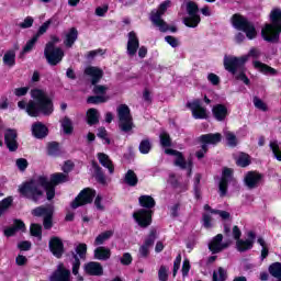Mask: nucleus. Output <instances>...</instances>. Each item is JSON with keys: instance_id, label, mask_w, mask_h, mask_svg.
Segmentation results:
<instances>
[{"instance_id": "774afa93", "label": "nucleus", "mask_w": 281, "mask_h": 281, "mask_svg": "<svg viewBox=\"0 0 281 281\" xmlns=\"http://www.w3.org/2000/svg\"><path fill=\"white\" fill-rule=\"evenodd\" d=\"M211 214H218V216H220V218H222V221H229V212H227V211L213 210V211H211Z\"/></svg>"}, {"instance_id": "423d86ee", "label": "nucleus", "mask_w": 281, "mask_h": 281, "mask_svg": "<svg viewBox=\"0 0 281 281\" xmlns=\"http://www.w3.org/2000/svg\"><path fill=\"white\" fill-rule=\"evenodd\" d=\"M172 5V2L170 0H166L165 2L160 3L158 10L151 11L150 21L160 30V32H168L170 30L171 32H177L176 27L168 26V23L161 19L166 14V11L168 8Z\"/></svg>"}, {"instance_id": "72a5a7b5", "label": "nucleus", "mask_w": 281, "mask_h": 281, "mask_svg": "<svg viewBox=\"0 0 281 281\" xmlns=\"http://www.w3.org/2000/svg\"><path fill=\"white\" fill-rule=\"evenodd\" d=\"M98 159L101 166H103V168H108L110 175H113L115 169L113 168V161H111V158H109L106 154L100 153L98 154Z\"/></svg>"}, {"instance_id": "4c0bfd02", "label": "nucleus", "mask_w": 281, "mask_h": 281, "mask_svg": "<svg viewBox=\"0 0 281 281\" xmlns=\"http://www.w3.org/2000/svg\"><path fill=\"white\" fill-rule=\"evenodd\" d=\"M224 137L226 139L227 146L231 148H236L238 146V138L236 137V134L229 131H224Z\"/></svg>"}, {"instance_id": "58836bf2", "label": "nucleus", "mask_w": 281, "mask_h": 281, "mask_svg": "<svg viewBox=\"0 0 281 281\" xmlns=\"http://www.w3.org/2000/svg\"><path fill=\"white\" fill-rule=\"evenodd\" d=\"M16 53L14 50H8L3 56V64L7 67H14L15 65Z\"/></svg>"}, {"instance_id": "864d4df0", "label": "nucleus", "mask_w": 281, "mask_h": 281, "mask_svg": "<svg viewBox=\"0 0 281 281\" xmlns=\"http://www.w3.org/2000/svg\"><path fill=\"white\" fill-rule=\"evenodd\" d=\"M257 243L262 247L261 249V258L265 260L267 256H269V245H267V241L262 237L258 238Z\"/></svg>"}, {"instance_id": "b1692460", "label": "nucleus", "mask_w": 281, "mask_h": 281, "mask_svg": "<svg viewBox=\"0 0 281 281\" xmlns=\"http://www.w3.org/2000/svg\"><path fill=\"white\" fill-rule=\"evenodd\" d=\"M212 211H214V209H212L211 205L205 204L204 205V213L202 215V225L205 229H212V227H214V218L212 217Z\"/></svg>"}, {"instance_id": "3c124183", "label": "nucleus", "mask_w": 281, "mask_h": 281, "mask_svg": "<svg viewBox=\"0 0 281 281\" xmlns=\"http://www.w3.org/2000/svg\"><path fill=\"white\" fill-rule=\"evenodd\" d=\"M12 205V196L5 198L0 201V216L8 212V209Z\"/></svg>"}, {"instance_id": "9d476101", "label": "nucleus", "mask_w": 281, "mask_h": 281, "mask_svg": "<svg viewBox=\"0 0 281 281\" xmlns=\"http://www.w3.org/2000/svg\"><path fill=\"white\" fill-rule=\"evenodd\" d=\"M165 153L166 155L175 157V166H178L181 170H189V175H192V160L187 161L186 158H183V154L175 149L167 148L165 149Z\"/></svg>"}, {"instance_id": "603ef678", "label": "nucleus", "mask_w": 281, "mask_h": 281, "mask_svg": "<svg viewBox=\"0 0 281 281\" xmlns=\"http://www.w3.org/2000/svg\"><path fill=\"white\" fill-rule=\"evenodd\" d=\"M95 179L99 183H101V186H106L108 183L106 176H104V172H102V168H100L99 166H95Z\"/></svg>"}, {"instance_id": "de8ad7c7", "label": "nucleus", "mask_w": 281, "mask_h": 281, "mask_svg": "<svg viewBox=\"0 0 281 281\" xmlns=\"http://www.w3.org/2000/svg\"><path fill=\"white\" fill-rule=\"evenodd\" d=\"M61 128L65 135H71V133H74V123H71V120L68 117H65L61 120Z\"/></svg>"}, {"instance_id": "4d7b16f0", "label": "nucleus", "mask_w": 281, "mask_h": 281, "mask_svg": "<svg viewBox=\"0 0 281 281\" xmlns=\"http://www.w3.org/2000/svg\"><path fill=\"white\" fill-rule=\"evenodd\" d=\"M254 105L259 110V111H269V108L267 106V103L262 101L260 98L255 97L252 99Z\"/></svg>"}, {"instance_id": "f03ea898", "label": "nucleus", "mask_w": 281, "mask_h": 281, "mask_svg": "<svg viewBox=\"0 0 281 281\" xmlns=\"http://www.w3.org/2000/svg\"><path fill=\"white\" fill-rule=\"evenodd\" d=\"M31 98L35 101H29V103L20 101L18 103L19 109L25 110L30 117H38L41 113H43V115H52V113H54V104L45 91L34 89L31 91Z\"/></svg>"}, {"instance_id": "79ce46f5", "label": "nucleus", "mask_w": 281, "mask_h": 281, "mask_svg": "<svg viewBox=\"0 0 281 281\" xmlns=\"http://www.w3.org/2000/svg\"><path fill=\"white\" fill-rule=\"evenodd\" d=\"M139 205L142 207H146L147 210H151V207L155 205V199L150 195H142L139 199Z\"/></svg>"}, {"instance_id": "aec40b11", "label": "nucleus", "mask_w": 281, "mask_h": 281, "mask_svg": "<svg viewBox=\"0 0 281 281\" xmlns=\"http://www.w3.org/2000/svg\"><path fill=\"white\" fill-rule=\"evenodd\" d=\"M234 176V170L231 168H224L222 172V180L220 182V194L221 196H225L227 194V183L232 181Z\"/></svg>"}, {"instance_id": "37998d69", "label": "nucleus", "mask_w": 281, "mask_h": 281, "mask_svg": "<svg viewBox=\"0 0 281 281\" xmlns=\"http://www.w3.org/2000/svg\"><path fill=\"white\" fill-rule=\"evenodd\" d=\"M227 280V270L223 267L217 268L213 272V281H226Z\"/></svg>"}, {"instance_id": "0eeeda50", "label": "nucleus", "mask_w": 281, "mask_h": 281, "mask_svg": "<svg viewBox=\"0 0 281 281\" xmlns=\"http://www.w3.org/2000/svg\"><path fill=\"white\" fill-rule=\"evenodd\" d=\"M119 115V128L123 133H128L133 131V116L131 115V109L126 104H122L117 108Z\"/></svg>"}, {"instance_id": "e2e57ef3", "label": "nucleus", "mask_w": 281, "mask_h": 281, "mask_svg": "<svg viewBox=\"0 0 281 281\" xmlns=\"http://www.w3.org/2000/svg\"><path fill=\"white\" fill-rule=\"evenodd\" d=\"M207 80L214 87H216L217 85L221 83V78L216 74H214V72H211V74L207 75Z\"/></svg>"}, {"instance_id": "c85d7f7f", "label": "nucleus", "mask_w": 281, "mask_h": 281, "mask_svg": "<svg viewBox=\"0 0 281 281\" xmlns=\"http://www.w3.org/2000/svg\"><path fill=\"white\" fill-rule=\"evenodd\" d=\"M213 116L217 122H223L225 121V117H227L228 112H227V106L223 104H216L212 109Z\"/></svg>"}, {"instance_id": "f704fd0d", "label": "nucleus", "mask_w": 281, "mask_h": 281, "mask_svg": "<svg viewBox=\"0 0 281 281\" xmlns=\"http://www.w3.org/2000/svg\"><path fill=\"white\" fill-rule=\"evenodd\" d=\"M25 232V224L21 221H15L14 225L12 227H9L4 231V236H14L16 232Z\"/></svg>"}, {"instance_id": "338daca9", "label": "nucleus", "mask_w": 281, "mask_h": 281, "mask_svg": "<svg viewBox=\"0 0 281 281\" xmlns=\"http://www.w3.org/2000/svg\"><path fill=\"white\" fill-rule=\"evenodd\" d=\"M165 41L170 45V47H179V40L175 36L168 35L165 37Z\"/></svg>"}, {"instance_id": "7c9ffc66", "label": "nucleus", "mask_w": 281, "mask_h": 281, "mask_svg": "<svg viewBox=\"0 0 281 281\" xmlns=\"http://www.w3.org/2000/svg\"><path fill=\"white\" fill-rule=\"evenodd\" d=\"M94 258L95 260H109L111 258V249L99 246L94 249Z\"/></svg>"}, {"instance_id": "2eb2a0df", "label": "nucleus", "mask_w": 281, "mask_h": 281, "mask_svg": "<svg viewBox=\"0 0 281 281\" xmlns=\"http://www.w3.org/2000/svg\"><path fill=\"white\" fill-rule=\"evenodd\" d=\"M188 106L190 111L192 112V115L194 120H207V109H205L203 105H201L200 100H194L192 102L188 103Z\"/></svg>"}, {"instance_id": "8fccbe9b", "label": "nucleus", "mask_w": 281, "mask_h": 281, "mask_svg": "<svg viewBox=\"0 0 281 281\" xmlns=\"http://www.w3.org/2000/svg\"><path fill=\"white\" fill-rule=\"evenodd\" d=\"M160 138V146L164 148H169V146H172V139L170 138V134L166 132H161L159 135Z\"/></svg>"}, {"instance_id": "412c9836", "label": "nucleus", "mask_w": 281, "mask_h": 281, "mask_svg": "<svg viewBox=\"0 0 281 281\" xmlns=\"http://www.w3.org/2000/svg\"><path fill=\"white\" fill-rule=\"evenodd\" d=\"M138 49H139V37H137L136 32L132 31L128 33L127 55L135 56Z\"/></svg>"}, {"instance_id": "2f4dec72", "label": "nucleus", "mask_w": 281, "mask_h": 281, "mask_svg": "<svg viewBox=\"0 0 281 281\" xmlns=\"http://www.w3.org/2000/svg\"><path fill=\"white\" fill-rule=\"evenodd\" d=\"M76 41H78V30H76V27H71L66 33L64 45H66V47H71L76 43Z\"/></svg>"}, {"instance_id": "6e6552de", "label": "nucleus", "mask_w": 281, "mask_h": 281, "mask_svg": "<svg viewBox=\"0 0 281 281\" xmlns=\"http://www.w3.org/2000/svg\"><path fill=\"white\" fill-rule=\"evenodd\" d=\"M188 16L183 19V23L187 27H199L201 23V15H199V4L194 1L187 2Z\"/></svg>"}, {"instance_id": "49530a36", "label": "nucleus", "mask_w": 281, "mask_h": 281, "mask_svg": "<svg viewBox=\"0 0 281 281\" xmlns=\"http://www.w3.org/2000/svg\"><path fill=\"white\" fill-rule=\"evenodd\" d=\"M113 236V233L111 231H106L104 233H101L94 240L95 246L104 245L109 238Z\"/></svg>"}, {"instance_id": "4be33fe9", "label": "nucleus", "mask_w": 281, "mask_h": 281, "mask_svg": "<svg viewBox=\"0 0 281 281\" xmlns=\"http://www.w3.org/2000/svg\"><path fill=\"white\" fill-rule=\"evenodd\" d=\"M4 144L11 153H14L19 148V142H16V131L7 130L4 133Z\"/></svg>"}, {"instance_id": "9b49d317", "label": "nucleus", "mask_w": 281, "mask_h": 281, "mask_svg": "<svg viewBox=\"0 0 281 281\" xmlns=\"http://www.w3.org/2000/svg\"><path fill=\"white\" fill-rule=\"evenodd\" d=\"M94 196H95V190L86 188L78 194V196L71 203V207L76 210L81 205H87L93 201Z\"/></svg>"}, {"instance_id": "f8f14e48", "label": "nucleus", "mask_w": 281, "mask_h": 281, "mask_svg": "<svg viewBox=\"0 0 281 281\" xmlns=\"http://www.w3.org/2000/svg\"><path fill=\"white\" fill-rule=\"evenodd\" d=\"M72 273L74 276H78V269H80V259L85 260L87 258V244H79L75 248V252L72 254Z\"/></svg>"}, {"instance_id": "6e6d98bb", "label": "nucleus", "mask_w": 281, "mask_h": 281, "mask_svg": "<svg viewBox=\"0 0 281 281\" xmlns=\"http://www.w3.org/2000/svg\"><path fill=\"white\" fill-rule=\"evenodd\" d=\"M106 100H109V97L100 94L88 98L89 104H102V102H106Z\"/></svg>"}, {"instance_id": "09e8293b", "label": "nucleus", "mask_w": 281, "mask_h": 281, "mask_svg": "<svg viewBox=\"0 0 281 281\" xmlns=\"http://www.w3.org/2000/svg\"><path fill=\"white\" fill-rule=\"evenodd\" d=\"M52 23H54V20L53 19H49L47 20L46 22H44L37 33L34 35L35 38H41V36H43V34H45L48 30H49V26L52 25Z\"/></svg>"}, {"instance_id": "bb28decb", "label": "nucleus", "mask_w": 281, "mask_h": 281, "mask_svg": "<svg viewBox=\"0 0 281 281\" xmlns=\"http://www.w3.org/2000/svg\"><path fill=\"white\" fill-rule=\"evenodd\" d=\"M48 132L49 131L47 130V126L42 122H36L32 125V133L37 139H43V137H47Z\"/></svg>"}, {"instance_id": "ddd939ff", "label": "nucleus", "mask_w": 281, "mask_h": 281, "mask_svg": "<svg viewBox=\"0 0 281 281\" xmlns=\"http://www.w3.org/2000/svg\"><path fill=\"white\" fill-rule=\"evenodd\" d=\"M54 209L52 206H38L32 211L33 216H44V229H52V216Z\"/></svg>"}, {"instance_id": "13d9d810", "label": "nucleus", "mask_w": 281, "mask_h": 281, "mask_svg": "<svg viewBox=\"0 0 281 281\" xmlns=\"http://www.w3.org/2000/svg\"><path fill=\"white\" fill-rule=\"evenodd\" d=\"M32 25H34V18L32 16H26L23 22H21L19 24V27H21L22 30H27L30 27H32Z\"/></svg>"}, {"instance_id": "7ed1b4c3", "label": "nucleus", "mask_w": 281, "mask_h": 281, "mask_svg": "<svg viewBox=\"0 0 281 281\" xmlns=\"http://www.w3.org/2000/svg\"><path fill=\"white\" fill-rule=\"evenodd\" d=\"M271 24H266L261 29V36L263 41L273 43L280 38L281 33V10L274 9L270 13Z\"/></svg>"}, {"instance_id": "c03bdc74", "label": "nucleus", "mask_w": 281, "mask_h": 281, "mask_svg": "<svg viewBox=\"0 0 281 281\" xmlns=\"http://www.w3.org/2000/svg\"><path fill=\"white\" fill-rule=\"evenodd\" d=\"M87 117H88V124L90 126H93V124H98L99 117H100L98 110L95 109L88 110Z\"/></svg>"}, {"instance_id": "5fc2aeb1", "label": "nucleus", "mask_w": 281, "mask_h": 281, "mask_svg": "<svg viewBox=\"0 0 281 281\" xmlns=\"http://www.w3.org/2000/svg\"><path fill=\"white\" fill-rule=\"evenodd\" d=\"M150 148H153V146L150 145V140L144 139L140 142L139 151L142 153V155H148V153H150Z\"/></svg>"}, {"instance_id": "1a4fd4ad", "label": "nucleus", "mask_w": 281, "mask_h": 281, "mask_svg": "<svg viewBox=\"0 0 281 281\" xmlns=\"http://www.w3.org/2000/svg\"><path fill=\"white\" fill-rule=\"evenodd\" d=\"M45 58L50 65H58L65 57V52L61 48L53 46V43H47L44 49Z\"/></svg>"}, {"instance_id": "ea45409f", "label": "nucleus", "mask_w": 281, "mask_h": 281, "mask_svg": "<svg viewBox=\"0 0 281 281\" xmlns=\"http://www.w3.org/2000/svg\"><path fill=\"white\" fill-rule=\"evenodd\" d=\"M236 164L237 166H240V168H247V166L251 164V158L249 157V155L240 153L236 158Z\"/></svg>"}, {"instance_id": "4468645a", "label": "nucleus", "mask_w": 281, "mask_h": 281, "mask_svg": "<svg viewBox=\"0 0 281 281\" xmlns=\"http://www.w3.org/2000/svg\"><path fill=\"white\" fill-rule=\"evenodd\" d=\"M133 218L136 221L139 227H148L153 223V211L146 209H139L133 213Z\"/></svg>"}, {"instance_id": "f257e3e1", "label": "nucleus", "mask_w": 281, "mask_h": 281, "mask_svg": "<svg viewBox=\"0 0 281 281\" xmlns=\"http://www.w3.org/2000/svg\"><path fill=\"white\" fill-rule=\"evenodd\" d=\"M45 191L47 200L52 201L55 196V190L54 187H50L49 180L45 176L24 182L19 187L20 194L34 203H38V201L45 199Z\"/></svg>"}, {"instance_id": "6ab92c4d", "label": "nucleus", "mask_w": 281, "mask_h": 281, "mask_svg": "<svg viewBox=\"0 0 281 281\" xmlns=\"http://www.w3.org/2000/svg\"><path fill=\"white\" fill-rule=\"evenodd\" d=\"M244 181L245 186H247L249 190H254V188H258L260 186V181H262V175L256 171L247 172Z\"/></svg>"}, {"instance_id": "a18cd8bd", "label": "nucleus", "mask_w": 281, "mask_h": 281, "mask_svg": "<svg viewBox=\"0 0 281 281\" xmlns=\"http://www.w3.org/2000/svg\"><path fill=\"white\" fill-rule=\"evenodd\" d=\"M37 42H38L37 37H35V35H33V37L31 40H29L26 42V44L24 45L21 56H25V54H30V52H32L34 49V45H36Z\"/></svg>"}, {"instance_id": "39448f33", "label": "nucleus", "mask_w": 281, "mask_h": 281, "mask_svg": "<svg viewBox=\"0 0 281 281\" xmlns=\"http://www.w3.org/2000/svg\"><path fill=\"white\" fill-rule=\"evenodd\" d=\"M232 25L235 30L244 32L248 41H254V38L258 36V31H256L254 23L249 22L247 18L238 13L232 16Z\"/></svg>"}, {"instance_id": "69168bd1", "label": "nucleus", "mask_w": 281, "mask_h": 281, "mask_svg": "<svg viewBox=\"0 0 281 281\" xmlns=\"http://www.w3.org/2000/svg\"><path fill=\"white\" fill-rule=\"evenodd\" d=\"M43 228L38 224L31 225V234L32 236L41 237Z\"/></svg>"}, {"instance_id": "bf43d9fd", "label": "nucleus", "mask_w": 281, "mask_h": 281, "mask_svg": "<svg viewBox=\"0 0 281 281\" xmlns=\"http://www.w3.org/2000/svg\"><path fill=\"white\" fill-rule=\"evenodd\" d=\"M158 280L159 281H168V268L166 266H161L158 270Z\"/></svg>"}, {"instance_id": "e433bc0d", "label": "nucleus", "mask_w": 281, "mask_h": 281, "mask_svg": "<svg viewBox=\"0 0 281 281\" xmlns=\"http://www.w3.org/2000/svg\"><path fill=\"white\" fill-rule=\"evenodd\" d=\"M270 150L277 161H281V143L278 140H271L269 144Z\"/></svg>"}, {"instance_id": "a211bd4d", "label": "nucleus", "mask_w": 281, "mask_h": 281, "mask_svg": "<svg viewBox=\"0 0 281 281\" xmlns=\"http://www.w3.org/2000/svg\"><path fill=\"white\" fill-rule=\"evenodd\" d=\"M248 238L247 239H238L236 241V249L237 251H249V249H254V243L256 240V233L254 232H248L247 234Z\"/></svg>"}, {"instance_id": "a19ab883", "label": "nucleus", "mask_w": 281, "mask_h": 281, "mask_svg": "<svg viewBox=\"0 0 281 281\" xmlns=\"http://www.w3.org/2000/svg\"><path fill=\"white\" fill-rule=\"evenodd\" d=\"M269 273L272 278H276L277 281H281V263L274 262L269 267Z\"/></svg>"}, {"instance_id": "680f3d73", "label": "nucleus", "mask_w": 281, "mask_h": 281, "mask_svg": "<svg viewBox=\"0 0 281 281\" xmlns=\"http://www.w3.org/2000/svg\"><path fill=\"white\" fill-rule=\"evenodd\" d=\"M106 91H109V87L101 86V85H94L93 93H95V95H104L106 93Z\"/></svg>"}, {"instance_id": "0e129e2a", "label": "nucleus", "mask_w": 281, "mask_h": 281, "mask_svg": "<svg viewBox=\"0 0 281 281\" xmlns=\"http://www.w3.org/2000/svg\"><path fill=\"white\" fill-rule=\"evenodd\" d=\"M132 262H133V256H131V254L128 252L123 254V256L121 257V265L128 267V265H131Z\"/></svg>"}, {"instance_id": "dca6fc26", "label": "nucleus", "mask_w": 281, "mask_h": 281, "mask_svg": "<svg viewBox=\"0 0 281 281\" xmlns=\"http://www.w3.org/2000/svg\"><path fill=\"white\" fill-rule=\"evenodd\" d=\"M229 247L228 243H223V234H217L209 243V249L212 254H221L224 249Z\"/></svg>"}, {"instance_id": "393cba45", "label": "nucleus", "mask_w": 281, "mask_h": 281, "mask_svg": "<svg viewBox=\"0 0 281 281\" xmlns=\"http://www.w3.org/2000/svg\"><path fill=\"white\" fill-rule=\"evenodd\" d=\"M85 271L88 273V276H102V273H104L102 265L98 261H90L86 263Z\"/></svg>"}, {"instance_id": "f3484780", "label": "nucleus", "mask_w": 281, "mask_h": 281, "mask_svg": "<svg viewBox=\"0 0 281 281\" xmlns=\"http://www.w3.org/2000/svg\"><path fill=\"white\" fill-rule=\"evenodd\" d=\"M85 76H87L91 85H98V82L102 80V76H104V71L99 67L88 66L85 69Z\"/></svg>"}, {"instance_id": "a878e982", "label": "nucleus", "mask_w": 281, "mask_h": 281, "mask_svg": "<svg viewBox=\"0 0 281 281\" xmlns=\"http://www.w3.org/2000/svg\"><path fill=\"white\" fill-rule=\"evenodd\" d=\"M252 65L255 69H257V71H260L265 76H276L278 74V70H276V68H272L269 65L263 64L259 60L252 61Z\"/></svg>"}, {"instance_id": "cd10ccee", "label": "nucleus", "mask_w": 281, "mask_h": 281, "mask_svg": "<svg viewBox=\"0 0 281 281\" xmlns=\"http://www.w3.org/2000/svg\"><path fill=\"white\" fill-rule=\"evenodd\" d=\"M70 272L65 269L63 265L58 266V269L50 277V281H69Z\"/></svg>"}, {"instance_id": "052dcab7", "label": "nucleus", "mask_w": 281, "mask_h": 281, "mask_svg": "<svg viewBox=\"0 0 281 281\" xmlns=\"http://www.w3.org/2000/svg\"><path fill=\"white\" fill-rule=\"evenodd\" d=\"M47 154L50 155V157H56V155H58V144L49 143L47 146Z\"/></svg>"}, {"instance_id": "5701e85b", "label": "nucleus", "mask_w": 281, "mask_h": 281, "mask_svg": "<svg viewBox=\"0 0 281 281\" xmlns=\"http://www.w3.org/2000/svg\"><path fill=\"white\" fill-rule=\"evenodd\" d=\"M49 249L56 258H60L65 251L63 240L58 237H53L49 240Z\"/></svg>"}, {"instance_id": "c9c22d12", "label": "nucleus", "mask_w": 281, "mask_h": 281, "mask_svg": "<svg viewBox=\"0 0 281 281\" xmlns=\"http://www.w3.org/2000/svg\"><path fill=\"white\" fill-rule=\"evenodd\" d=\"M138 178H137V175L135 173V171L133 170H128L126 173H125V177H124V182L130 186L131 188H135V186H137L138 183Z\"/></svg>"}, {"instance_id": "c756f323", "label": "nucleus", "mask_w": 281, "mask_h": 281, "mask_svg": "<svg viewBox=\"0 0 281 281\" xmlns=\"http://www.w3.org/2000/svg\"><path fill=\"white\" fill-rule=\"evenodd\" d=\"M222 137L221 133L204 134L200 136V142L205 146H207V144L216 145L221 142Z\"/></svg>"}, {"instance_id": "473e14b6", "label": "nucleus", "mask_w": 281, "mask_h": 281, "mask_svg": "<svg viewBox=\"0 0 281 281\" xmlns=\"http://www.w3.org/2000/svg\"><path fill=\"white\" fill-rule=\"evenodd\" d=\"M66 181H68L67 175L55 173L50 176V180L48 181V184L50 188H53L56 191V186H59V183H66Z\"/></svg>"}, {"instance_id": "20e7f679", "label": "nucleus", "mask_w": 281, "mask_h": 281, "mask_svg": "<svg viewBox=\"0 0 281 281\" xmlns=\"http://www.w3.org/2000/svg\"><path fill=\"white\" fill-rule=\"evenodd\" d=\"M262 56V52L260 49L252 47L248 52L247 55H244L241 57H234V56H226L224 57V67L226 71H229V74H233V76H236V71H243V67L249 58H260Z\"/></svg>"}]
</instances>
